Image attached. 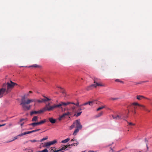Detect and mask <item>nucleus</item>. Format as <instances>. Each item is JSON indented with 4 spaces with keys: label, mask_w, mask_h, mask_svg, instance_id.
<instances>
[{
    "label": "nucleus",
    "mask_w": 152,
    "mask_h": 152,
    "mask_svg": "<svg viewBox=\"0 0 152 152\" xmlns=\"http://www.w3.org/2000/svg\"><path fill=\"white\" fill-rule=\"evenodd\" d=\"M70 140V138H68L64 140H62L61 142V143H66L68 142Z\"/></svg>",
    "instance_id": "obj_19"
},
{
    "label": "nucleus",
    "mask_w": 152,
    "mask_h": 152,
    "mask_svg": "<svg viewBox=\"0 0 152 152\" xmlns=\"http://www.w3.org/2000/svg\"><path fill=\"white\" fill-rule=\"evenodd\" d=\"M28 93L29 94V93H32V91H29Z\"/></svg>",
    "instance_id": "obj_51"
},
{
    "label": "nucleus",
    "mask_w": 152,
    "mask_h": 152,
    "mask_svg": "<svg viewBox=\"0 0 152 152\" xmlns=\"http://www.w3.org/2000/svg\"><path fill=\"white\" fill-rule=\"evenodd\" d=\"M82 110H84L85 109V108L84 107H82Z\"/></svg>",
    "instance_id": "obj_57"
},
{
    "label": "nucleus",
    "mask_w": 152,
    "mask_h": 152,
    "mask_svg": "<svg viewBox=\"0 0 152 152\" xmlns=\"http://www.w3.org/2000/svg\"><path fill=\"white\" fill-rule=\"evenodd\" d=\"M103 114V113L102 112H101L100 113H99L96 116V117H100L101 115H102Z\"/></svg>",
    "instance_id": "obj_23"
},
{
    "label": "nucleus",
    "mask_w": 152,
    "mask_h": 152,
    "mask_svg": "<svg viewBox=\"0 0 152 152\" xmlns=\"http://www.w3.org/2000/svg\"><path fill=\"white\" fill-rule=\"evenodd\" d=\"M144 98L145 97L144 96L142 95H138L137 96V99L139 100H140L141 99Z\"/></svg>",
    "instance_id": "obj_17"
},
{
    "label": "nucleus",
    "mask_w": 152,
    "mask_h": 152,
    "mask_svg": "<svg viewBox=\"0 0 152 152\" xmlns=\"http://www.w3.org/2000/svg\"><path fill=\"white\" fill-rule=\"evenodd\" d=\"M57 141L56 140H54L53 141L49 142H47V143H45L44 144L45 145H43V146L44 147H45L47 148H48L50 146L53 145V144L56 143Z\"/></svg>",
    "instance_id": "obj_6"
},
{
    "label": "nucleus",
    "mask_w": 152,
    "mask_h": 152,
    "mask_svg": "<svg viewBox=\"0 0 152 152\" xmlns=\"http://www.w3.org/2000/svg\"><path fill=\"white\" fill-rule=\"evenodd\" d=\"M40 130V129H36L35 130L30 131V133L38 131Z\"/></svg>",
    "instance_id": "obj_27"
},
{
    "label": "nucleus",
    "mask_w": 152,
    "mask_h": 152,
    "mask_svg": "<svg viewBox=\"0 0 152 152\" xmlns=\"http://www.w3.org/2000/svg\"><path fill=\"white\" fill-rule=\"evenodd\" d=\"M128 113H129V110H128Z\"/></svg>",
    "instance_id": "obj_63"
},
{
    "label": "nucleus",
    "mask_w": 152,
    "mask_h": 152,
    "mask_svg": "<svg viewBox=\"0 0 152 152\" xmlns=\"http://www.w3.org/2000/svg\"><path fill=\"white\" fill-rule=\"evenodd\" d=\"M43 96L45 98V99H42L43 102H45L47 101H50L51 100V99H50L44 96Z\"/></svg>",
    "instance_id": "obj_14"
},
{
    "label": "nucleus",
    "mask_w": 152,
    "mask_h": 152,
    "mask_svg": "<svg viewBox=\"0 0 152 152\" xmlns=\"http://www.w3.org/2000/svg\"><path fill=\"white\" fill-rule=\"evenodd\" d=\"M79 107V109H78V111H80L82 110V107Z\"/></svg>",
    "instance_id": "obj_41"
},
{
    "label": "nucleus",
    "mask_w": 152,
    "mask_h": 152,
    "mask_svg": "<svg viewBox=\"0 0 152 152\" xmlns=\"http://www.w3.org/2000/svg\"><path fill=\"white\" fill-rule=\"evenodd\" d=\"M82 113V111L80 112L77 113H76V112H75V113L74 114V116H76V117H78Z\"/></svg>",
    "instance_id": "obj_21"
},
{
    "label": "nucleus",
    "mask_w": 152,
    "mask_h": 152,
    "mask_svg": "<svg viewBox=\"0 0 152 152\" xmlns=\"http://www.w3.org/2000/svg\"><path fill=\"white\" fill-rule=\"evenodd\" d=\"M70 114V113L69 112H68L66 113H65L63 114L65 116L66 115H69Z\"/></svg>",
    "instance_id": "obj_38"
},
{
    "label": "nucleus",
    "mask_w": 152,
    "mask_h": 152,
    "mask_svg": "<svg viewBox=\"0 0 152 152\" xmlns=\"http://www.w3.org/2000/svg\"><path fill=\"white\" fill-rule=\"evenodd\" d=\"M77 142V143H73V144H70L71 145L70 146H75V145L76 144V145H77L78 144H79V142Z\"/></svg>",
    "instance_id": "obj_33"
},
{
    "label": "nucleus",
    "mask_w": 152,
    "mask_h": 152,
    "mask_svg": "<svg viewBox=\"0 0 152 152\" xmlns=\"http://www.w3.org/2000/svg\"><path fill=\"white\" fill-rule=\"evenodd\" d=\"M29 141H30V142H39V140H30Z\"/></svg>",
    "instance_id": "obj_32"
},
{
    "label": "nucleus",
    "mask_w": 152,
    "mask_h": 152,
    "mask_svg": "<svg viewBox=\"0 0 152 152\" xmlns=\"http://www.w3.org/2000/svg\"><path fill=\"white\" fill-rule=\"evenodd\" d=\"M3 85H4H4H6V84H3Z\"/></svg>",
    "instance_id": "obj_59"
},
{
    "label": "nucleus",
    "mask_w": 152,
    "mask_h": 152,
    "mask_svg": "<svg viewBox=\"0 0 152 152\" xmlns=\"http://www.w3.org/2000/svg\"><path fill=\"white\" fill-rule=\"evenodd\" d=\"M104 108V106H103V107H99L97 109V111H99V110H101L102 109Z\"/></svg>",
    "instance_id": "obj_31"
},
{
    "label": "nucleus",
    "mask_w": 152,
    "mask_h": 152,
    "mask_svg": "<svg viewBox=\"0 0 152 152\" xmlns=\"http://www.w3.org/2000/svg\"><path fill=\"white\" fill-rule=\"evenodd\" d=\"M50 103H49L48 104L46 105V106H45V107L42 109V110H43L44 111H50L51 110H53L55 108H53L52 109L49 110V109H50V108H51V107L53 106V105L52 106H50Z\"/></svg>",
    "instance_id": "obj_8"
},
{
    "label": "nucleus",
    "mask_w": 152,
    "mask_h": 152,
    "mask_svg": "<svg viewBox=\"0 0 152 152\" xmlns=\"http://www.w3.org/2000/svg\"><path fill=\"white\" fill-rule=\"evenodd\" d=\"M71 104H74V105H75L77 106L80 107L79 105V103L78 102H77L76 103H75L73 102H71Z\"/></svg>",
    "instance_id": "obj_22"
},
{
    "label": "nucleus",
    "mask_w": 152,
    "mask_h": 152,
    "mask_svg": "<svg viewBox=\"0 0 152 152\" xmlns=\"http://www.w3.org/2000/svg\"><path fill=\"white\" fill-rule=\"evenodd\" d=\"M117 99H118L117 98H111L110 99L111 100H116Z\"/></svg>",
    "instance_id": "obj_42"
},
{
    "label": "nucleus",
    "mask_w": 152,
    "mask_h": 152,
    "mask_svg": "<svg viewBox=\"0 0 152 152\" xmlns=\"http://www.w3.org/2000/svg\"><path fill=\"white\" fill-rule=\"evenodd\" d=\"M49 121L52 124H54L56 122V120L52 118H50L49 119Z\"/></svg>",
    "instance_id": "obj_15"
},
{
    "label": "nucleus",
    "mask_w": 152,
    "mask_h": 152,
    "mask_svg": "<svg viewBox=\"0 0 152 152\" xmlns=\"http://www.w3.org/2000/svg\"><path fill=\"white\" fill-rule=\"evenodd\" d=\"M25 96H24L22 97L21 100V102L20 104V105L22 106L24 110H30L31 107V106L28 105L31 102H35L36 103V102H38L39 103H41L43 102L42 99L41 100H37L35 99H28L25 100Z\"/></svg>",
    "instance_id": "obj_1"
},
{
    "label": "nucleus",
    "mask_w": 152,
    "mask_h": 152,
    "mask_svg": "<svg viewBox=\"0 0 152 152\" xmlns=\"http://www.w3.org/2000/svg\"><path fill=\"white\" fill-rule=\"evenodd\" d=\"M145 143H146V146H147V148L148 149V145H147V143H148V140H147V139L146 138H145Z\"/></svg>",
    "instance_id": "obj_34"
},
{
    "label": "nucleus",
    "mask_w": 152,
    "mask_h": 152,
    "mask_svg": "<svg viewBox=\"0 0 152 152\" xmlns=\"http://www.w3.org/2000/svg\"><path fill=\"white\" fill-rule=\"evenodd\" d=\"M94 84L88 86L86 88V89L87 91H89L92 89V87H94L95 88H96L98 86H103L104 85H102L101 83H99L100 79L94 77Z\"/></svg>",
    "instance_id": "obj_2"
},
{
    "label": "nucleus",
    "mask_w": 152,
    "mask_h": 152,
    "mask_svg": "<svg viewBox=\"0 0 152 152\" xmlns=\"http://www.w3.org/2000/svg\"><path fill=\"white\" fill-rule=\"evenodd\" d=\"M142 107L146 111H148V112H150V110H148V109H147V108L145 107H145Z\"/></svg>",
    "instance_id": "obj_36"
},
{
    "label": "nucleus",
    "mask_w": 152,
    "mask_h": 152,
    "mask_svg": "<svg viewBox=\"0 0 152 152\" xmlns=\"http://www.w3.org/2000/svg\"><path fill=\"white\" fill-rule=\"evenodd\" d=\"M48 139V137L47 136L45 138H44L41 140H39V142H42L44 140H47Z\"/></svg>",
    "instance_id": "obj_25"
},
{
    "label": "nucleus",
    "mask_w": 152,
    "mask_h": 152,
    "mask_svg": "<svg viewBox=\"0 0 152 152\" xmlns=\"http://www.w3.org/2000/svg\"><path fill=\"white\" fill-rule=\"evenodd\" d=\"M65 117V116L64 115V114H63L62 115H61L59 118V120H61L62 118H64Z\"/></svg>",
    "instance_id": "obj_29"
},
{
    "label": "nucleus",
    "mask_w": 152,
    "mask_h": 152,
    "mask_svg": "<svg viewBox=\"0 0 152 152\" xmlns=\"http://www.w3.org/2000/svg\"><path fill=\"white\" fill-rule=\"evenodd\" d=\"M151 105H152V103H151Z\"/></svg>",
    "instance_id": "obj_64"
},
{
    "label": "nucleus",
    "mask_w": 152,
    "mask_h": 152,
    "mask_svg": "<svg viewBox=\"0 0 152 152\" xmlns=\"http://www.w3.org/2000/svg\"><path fill=\"white\" fill-rule=\"evenodd\" d=\"M144 98L146 99H149L148 98H147L146 97H145V98Z\"/></svg>",
    "instance_id": "obj_56"
},
{
    "label": "nucleus",
    "mask_w": 152,
    "mask_h": 152,
    "mask_svg": "<svg viewBox=\"0 0 152 152\" xmlns=\"http://www.w3.org/2000/svg\"><path fill=\"white\" fill-rule=\"evenodd\" d=\"M7 121V120H1L0 121V122H4V121Z\"/></svg>",
    "instance_id": "obj_45"
},
{
    "label": "nucleus",
    "mask_w": 152,
    "mask_h": 152,
    "mask_svg": "<svg viewBox=\"0 0 152 152\" xmlns=\"http://www.w3.org/2000/svg\"><path fill=\"white\" fill-rule=\"evenodd\" d=\"M38 117L37 116H34L32 119V121H38Z\"/></svg>",
    "instance_id": "obj_20"
},
{
    "label": "nucleus",
    "mask_w": 152,
    "mask_h": 152,
    "mask_svg": "<svg viewBox=\"0 0 152 152\" xmlns=\"http://www.w3.org/2000/svg\"><path fill=\"white\" fill-rule=\"evenodd\" d=\"M7 93L10 91V89L12 88L15 85H17V84L16 83L13 82L12 81H10V83H7Z\"/></svg>",
    "instance_id": "obj_4"
},
{
    "label": "nucleus",
    "mask_w": 152,
    "mask_h": 152,
    "mask_svg": "<svg viewBox=\"0 0 152 152\" xmlns=\"http://www.w3.org/2000/svg\"><path fill=\"white\" fill-rule=\"evenodd\" d=\"M5 125H6L5 124H2V125H0V127H1V126H4Z\"/></svg>",
    "instance_id": "obj_46"
},
{
    "label": "nucleus",
    "mask_w": 152,
    "mask_h": 152,
    "mask_svg": "<svg viewBox=\"0 0 152 152\" xmlns=\"http://www.w3.org/2000/svg\"><path fill=\"white\" fill-rule=\"evenodd\" d=\"M80 129L78 128H76L74 131V132L73 133V135H75L78 132L79 130Z\"/></svg>",
    "instance_id": "obj_18"
},
{
    "label": "nucleus",
    "mask_w": 152,
    "mask_h": 152,
    "mask_svg": "<svg viewBox=\"0 0 152 152\" xmlns=\"http://www.w3.org/2000/svg\"><path fill=\"white\" fill-rule=\"evenodd\" d=\"M87 104H89L88 102L80 105V106H82L86 105Z\"/></svg>",
    "instance_id": "obj_28"
},
{
    "label": "nucleus",
    "mask_w": 152,
    "mask_h": 152,
    "mask_svg": "<svg viewBox=\"0 0 152 152\" xmlns=\"http://www.w3.org/2000/svg\"><path fill=\"white\" fill-rule=\"evenodd\" d=\"M132 104L133 105H137L141 107H145V106L142 105H141L138 103L136 102H134L132 103Z\"/></svg>",
    "instance_id": "obj_16"
},
{
    "label": "nucleus",
    "mask_w": 152,
    "mask_h": 152,
    "mask_svg": "<svg viewBox=\"0 0 152 152\" xmlns=\"http://www.w3.org/2000/svg\"><path fill=\"white\" fill-rule=\"evenodd\" d=\"M24 124V122H23V123H22L21 124H20L21 126V127H22V126H23V124Z\"/></svg>",
    "instance_id": "obj_48"
},
{
    "label": "nucleus",
    "mask_w": 152,
    "mask_h": 152,
    "mask_svg": "<svg viewBox=\"0 0 152 152\" xmlns=\"http://www.w3.org/2000/svg\"><path fill=\"white\" fill-rule=\"evenodd\" d=\"M75 141L76 142H77V141L76 140H75L74 139H72L71 140H70V142H72L73 141Z\"/></svg>",
    "instance_id": "obj_44"
},
{
    "label": "nucleus",
    "mask_w": 152,
    "mask_h": 152,
    "mask_svg": "<svg viewBox=\"0 0 152 152\" xmlns=\"http://www.w3.org/2000/svg\"><path fill=\"white\" fill-rule=\"evenodd\" d=\"M43 112H44V111H43V110L42 109L39 110L38 111H31V112L30 115H32L33 114H40V113H42Z\"/></svg>",
    "instance_id": "obj_10"
},
{
    "label": "nucleus",
    "mask_w": 152,
    "mask_h": 152,
    "mask_svg": "<svg viewBox=\"0 0 152 152\" xmlns=\"http://www.w3.org/2000/svg\"><path fill=\"white\" fill-rule=\"evenodd\" d=\"M36 152H48V151L47 149H45L41 151H39Z\"/></svg>",
    "instance_id": "obj_26"
},
{
    "label": "nucleus",
    "mask_w": 152,
    "mask_h": 152,
    "mask_svg": "<svg viewBox=\"0 0 152 152\" xmlns=\"http://www.w3.org/2000/svg\"><path fill=\"white\" fill-rule=\"evenodd\" d=\"M30 133V131H28L27 132H24V135Z\"/></svg>",
    "instance_id": "obj_39"
},
{
    "label": "nucleus",
    "mask_w": 152,
    "mask_h": 152,
    "mask_svg": "<svg viewBox=\"0 0 152 152\" xmlns=\"http://www.w3.org/2000/svg\"><path fill=\"white\" fill-rule=\"evenodd\" d=\"M24 120V119H21L20 121V122H22V121H23Z\"/></svg>",
    "instance_id": "obj_49"
},
{
    "label": "nucleus",
    "mask_w": 152,
    "mask_h": 152,
    "mask_svg": "<svg viewBox=\"0 0 152 152\" xmlns=\"http://www.w3.org/2000/svg\"><path fill=\"white\" fill-rule=\"evenodd\" d=\"M28 142V141H27L26 142V143H27Z\"/></svg>",
    "instance_id": "obj_60"
},
{
    "label": "nucleus",
    "mask_w": 152,
    "mask_h": 152,
    "mask_svg": "<svg viewBox=\"0 0 152 152\" xmlns=\"http://www.w3.org/2000/svg\"><path fill=\"white\" fill-rule=\"evenodd\" d=\"M111 150L112 152H113V150L112 149H111Z\"/></svg>",
    "instance_id": "obj_62"
},
{
    "label": "nucleus",
    "mask_w": 152,
    "mask_h": 152,
    "mask_svg": "<svg viewBox=\"0 0 152 152\" xmlns=\"http://www.w3.org/2000/svg\"><path fill=\"white\" fill-rule=\"evenodd\" d=\"M17 136L15 137H14V139L13 140H11V141H9V142H12V141H14V140H16V139H17Z\"/></svg>",
    "instance_id": "obj_40"
},
{
    "label": "nucleus",
    "mask_w": 152,
    "mask_h": 152,
    "mask_svg": "<svg viewBox=\"0 0 152 152\" xmlns=\"http://www.w3.org/2000/svg\"><path fill=\"white\" fill-rule=\"evenodd\" d=\"M112 117L114 119L119 120L121 119H123V115H112Z\"/></svg>",
    "instance_id": "obj_9"
},
{
    "label": "nucleus",
    "mask_w": 152,
    "mask_h": 152,
    "mask_svg": "<svg viewBox=\"0 0 152 152\" xmlns=\"http://www.w3.org/2000/svg\"><path fill=\"white\" fill-rule=\"evenodd\" d=\"M74 123H75V126H76V128L81 129L82 127V126L79 120H76Z\"/></svg>",
    "instance_id": "obj_7"
},
{
    "label": "nucleus",
    "mask_w": 152,
    "mask_h": 152,
    "mask_svg": "<svg viewBox=\"0 0 152 152\" xmlns=\"http://www.w3.org/2000/svg\"><path fill=\"white\" fill-rule=\"evenodd\" d=\"M120 80L118 79H116L115 80V81L116 82H119L120 81Z\"/></svg>",
    "instance_id": "obj_47"
},
{
    "label": "nucleus",
    "mask_w": 152,
    "mask_h": 152,
    "mask_svg": "<svg viewBox=\"0 0 152 152\" xmlns=\"http://www.w3.org/2000/svg\"><path fill=\"white\" fill-rule=\"evenodd\" d=\"M128 123V124L129 125L131 126H134L135 125V124H133V123L132 122H127Z\"/></svg>",
    "instance_id": "obj_35"
},
{
    "label": "nucleus",
    "mask_w": 152,
    "mask_h": 152,
    "mask_svg": "<svg viewBox=\"0 0 152 152\" xmlns=\"http://www.w3.org/2000/svg\"><path fill=\"white\" fill-rule=\"evenodd\" d=\"M6 91V89L5 88H1L0 89V97L3 96V95Z\"/></svg>",
    "instance_id": "obj_11"
},
{
    "label": "nucleus",
    "mask_w": 152,
    "mask_h": 152,
    "mask_svg": "<svg viewBox=\"0 0 152 152\" xmlns=\"http://www.w3.org/2000/svg\"><path fill=\"white\" fill-rule=\"evenodd\" d=\"M88 152H94V151H89Z\"/></svg>",
    "instance_id": "obj_53"
},
{
    "label": "nucleus",
    "mask_w": 152,
    "mask_h": 152,
    "mask_svg": "<svg viewBox=\"0 0 152 152\" xmlns=\"http://www.w3.org/2000/svg\"><path fill=\"white\" fill-rule=\"evenodd\" d=\"M46 121V120L44 119L43 120L39 122L33 123H32L29 124L28 125L29 126H32L33 127H34L37 125L42 124L45 123Z\"/></svg>",
    "instance_id": "obj_5"
},
{
    "label": "nucleus",
    "mask_w": 152,
    "mask_h": 152,
    "mask_svg": "<svg viewBox=\"0 0 152 152\" xmlns=\"http://www.w3.org/2000/svg\"><path fill=\"white\" fill-rule=\"evenodd\" d=\"M26 150H27V148L24 149H23L24 151H26Z\"/></svg>",
    "instance_id": "obj_55"
},
{
    "label": "nucleus",
    "mask_w": 152,
    "mask_h": 152,
    "mask_svg": "<svg viewBox=\"0 0 152 152\" xmlns=\"http://www.w3.org/2000/svg\"><path fill=\"white\" fill-rule=\"evenodd\" d=\"M24 135V132L23 133L20 134L18 136H23V135Z\"/></svg>",
    "instance_id": "obj_43"
},
{
    "label": "nucleus",
    "mask_w": 152,
    "mask_h": 152,
    "mask_svg": "<svg viewBox=\"0 0 152 152\" xmlns=\"http://www.w3.org/2000/svg\"><path fill=\"white\" fill-rule=\"evenodd\" d=\"M30 67H39V66L37 64H35L32 65Z\"/></svg>",
    "instance_id": "obj_30"
},
{
    "label": "nucleus",
    "mask_w": 152,
    "mask_h": 152,
    "mask_svg": "<svg viewBox=\"0 0 152 152\" xmlns=\"http://www.w3.org/2000/svg\"><path fill=\"white\" fill-rule=\"evenodd\" d=\"M89 105L91 106H92L94 104H97V101L96 100H94L88 102Z\"/></svg>",
    "instance_id": "obj_12"
},
{
    "label": "nucleus",
    "mask_w": 152,
    "mask_h": 152,
    "mask_svg": "<svg viewBox=\"0 0 152 152\" xmlns=\"http://www.w3.org/2000/svg\"><path fill=\"white\" fill-rule=\"evenodd\" d=\"M75 123H74V122L73 123V124L70 126L69 127V129L70 130H71L74 127H75Z\"/></svg>",
    "instance_id": "obj_24"
},
{
    "label": "nucleus",
    "mask_w": 152,
    "mask_h": 152,
    "mask_svg": "<svg viewBox=\"0 0 152 152\" xmlns=\"http://www.w3.org/2000/svg\"><path fill=\"white\" fill-rule=\"evenodd\" d=\"M72 104H70L69 105V109H67V110H69L70 109L72 110V111L73 112H74L75 111V109L76 107L75 106H73L72 105Z\"/></svg>",
    "instance_id": "obj_13"
},
{
    "label": "nucleus",
    "mask_w": 152,
    "mask_h": 152,
    "mask_svg": "<svg viewBox=\"0 0 152 152\" xmlns=\"http://www.w3.org/2000/svg\"><path fill=\"white\" fill-rule=\"evenodd\" d=\"M71 104V102H61L60 103L58 104H54L53 106L51 107L50 109H49V110L52 109L53 108H60L61 109H63L62 107H65L67 105H69Z\"/></svg>",
    "instance_id": "obj_3"
},
{
    "label": "nucleus",
    "mask_w": 152,
    "mask_h": 152,
    "mask_svg": "<svg viewBox=\"0 0 152 152\" xmlns=\"http://www.w3.org/2000/svg\"><path fill=\"white\" fill-rule=\"evenodd\" d=\"M62 93H64V91H63V92H62Z\"/></svg>",
    "instance_id": "obj_61"
},
{
    "label": "nucleus",
    "mask_w": 152,
    "mask_h": 152,
    "mask_svg": "<svg viewBox=\"0 0 152 152\" xmlns=\"http://www.w3.org/2000/svg\"><path fill=\"white\" fill-rule=\"evenodd\" d=\"M29 93H28V94H27L26 95V96H29Z\"/></svg>",
    "instance_id": "obj_50"
},
{
    "label": "nucleus",
    "mask_w": 152,
    "mask_h": 152,
    "mask_svg": "<svg viewBox=\"0 0 152 152\" xmlns=\"http://www.w3.org/2000/svg\"><path fill=\"white\" fill-rule=\"evenodd\" d=\"M55 148V147H52L51 148V150L50 151V152H52L54 151V148Z\"/></svg>",
    "instance_id": "obj_37"
},
{
    "label": "nucleus",
    "mask_w": 152,
    "mask_h": 152,
    "mask_svg": "<svg viewBox=\"0 0 152 152\" xmlns=\"http://www.w3.org/2000/svg\"><path fill=\"white\" fill-rule=\"evenodd\" d=\"M119 82H120V83H124V82L123 81H121V80H120Z\"/></svg>",
    "instance_id": "obj_52"
},
{
    "label": "nucleus",
    "mask_w": 152,
    "mask_h": 152,
    "mask_svg": "<svg viewBox=\"0 0 152 152\" xmlns=\"http://www.w3.org/2000/svg\"><path fill=\"white\" fill-rule=\"evenodd\" d=\"M133 112V113H134V114H136V112L135 110H134Z\"/></svg>",
    "instance_id": "obj_54"
},
{
    "label": "nucleus",
    "mask_w": 152,
    "mask_h": 152,
    "mask_svg": "<svg viewBox=\"0 0 152 152\" xmlns=\"http://www.w3.org/2000/svg\"><path fill=\"white\" fill-rule=\"evenodd\" d=\"M58 88H61V89H63V88H61V87H58Z\"/></svg>",
    "instance_id": "obj_58"
}]
</instances>
